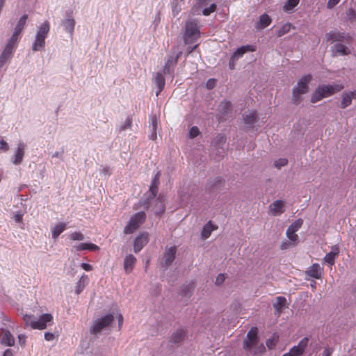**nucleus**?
<instances>
[{
    "instance_id": "nucleus-1",
    "label": "nucleus",
    "mask_w": 356,
    "mask_h": 356,
    "mask_svg": "<svg viewBox=\"0 0 356 356\" xmlns=\"http://www.w3.org/2000/svg\"><path fill=\"white\" fill-rule=\"evenodd\" d=\"M244 350L249 354L261 355L265 352L266 348L262 343H260L257 337V328L252 327L248 331L243 341Z\"/></svg>"
},
{
    "instance_id": "nucleus-2",
    "label": "nucleus",
    "mask_w": 356,
    "mask_h": 356,
    "mask_svg": "<svg viewBox=\"0 0 356 356\" xmlns=\"http://www.w3.org/2000/svg\"><path fill=\"white\" fill-rule=\"evenodd\" d=\"M312 80V76L311 74H307L302 76L298 81L297 85L292 89L291 102L293 104H299L302 100L301 95L309 92V88L308 85Z\"/></svg>"
},
{
    "instance_id": "nucleus-3",
    "label": "nucleus",
    "mask_w": 356,
    "mask_h": 356,
    "mask_svg": "<svg viewBox=\"0 0 356 356\" xmlns=\"http://www.w3.org/2000/svg\"><path fill=\"white\" fill-rule=\"evenodd\" d=\"M343 88L342 84L321 85L317 87L311 97V102L316 103L324 97L332 95Z\"/></svg>"
},
{
    "instance_id": "nucleus-4",
    "label": "nucleus",
    "mask_w": 356,
    "mask_h": 356,
    "mask_svg": "<svg viewBox=\"0 0 356 356\" xmlns=\"http://www.w3.org/2000/svg\"><path fill=\"white\" fill-rule=\"evenodd\" d=\"M200 36V31L195 20L189 19L186 21L183 33V38L185 44L194 43Z\"/></svg>"
},
{
    "instance_id": "nucleus-5",
    "label": "nucleus",
    "mask_w": 356,
    "mask_h": 356,
    "mask_svg": "<svg viewBox=\"0 0 356 356\" xmlns=\"http://www.w3.org/2000/svg\"><path fill=\"white\" fill-rule=\"evenodd\" d=\"M53 316L50 314H42L38 320H35L33 315L24 314L23 320L26 326L33 329L44 330L47 327V323L51 322Z\"/></svg>"
},
{
    "instance_id": "nucleus-6",
    "label": "nucleus",
    "mask_w": 356,
    "mask_h": 356,
    "mask_svg": "<svg viewBox=\"0 0 356 356\" xmlns=\"http://www.w3.org/2000/svg\"><path fill=\"white\" fill-rule=\"evenodd\" d=\"M113 321L114 315L112 314H108L101 316L93 321L90 332L92 334L97 335L103 330L109 328Z\"/></svg>"
},
{
    "instance_id": "nucleus-7",
    "label": "nucleus",
    "mask_w": 356,
    "mask_h": 356,
    "mask_svg": "<svg viewBox=\"0 0 356 356\" xmlns=\"http://www.w3.org/2000/svg\"><path fill=\"white\" fill-rule=\"evenodd\" d=\"M49 29L50 25L47 21H45L38 28L35 40L32 45L33 51H40L44 47L45 38L49 32Z\"/></svg>"
},
{
    "instance_id": "nucleus-8",
    "label": "nucleus",
    "mask_w": 356,
    "mask_h": 356,
    "mask_svg": "<svg viewBox=\"0 0 356 356\" xmlns=\"http://www.w3.org/2000/svg\"><path fill=\"white\" fill-rule=\"evenodd\" d=\"M146 214L143 211H139L134 214L128 224L124 228V234H130L137 230L139 227L145 221Z\"/></svg>"
},
{
    "instance_id": "nucleus-9",
    "label": "nucleus",
    "mask_w": 356,
    "mask_h": 356,
    "mask_svg": "<svg viewBox=\"0 0 356 356\" xmlns=\"http://www.w3.org/2000/svg\"><path fill=\"white\" fill-rule=\"evenodd\" d=\"M226 137L222 134L217 135L213 140L211 145L216 152V159H220L225 153V145Z\"/></svg>"
},
{
    "instance_id": "nucleus-10",
    "label": "nucleus",
    "mask_w": 356,
    "mask_h": 356,
    "mask_svg": "<svg viewBox=\"0 0 356 356\" xmlns=\"http://www.w3.org/2000/svg\"><path fill=\"white\" fill-rule=\"evenodd\" d=\"M176 248L175 246L169 248L163 254L161 259V267L167 269L173 262L176 256Z\"/></svg>"
},
{
    "instance_id": "nucleus-11",
    "label": "nucleus",
    "mask_w": 356,
    "mask_h": 356,
    "mask_svg": "<svg viewBox=\"0 0 356 356\" xmlns=\"http://www.w3.org/2000/svg\"><path fill=\"white\" fill-rule=\"evenodd\" d=\"M224 186L225 180L222 178L218 177L214 179H210L207 182L206 185V190L209 193H214L222 190Z\"/></svg>"
},
{
    "instance_id": "nucleus-12",
    "label": "nucleus",
    "mask_w": 356,
    "mask_h": 356,
    "mask_svg": "<svg viewBox=\"0 0 356 356\" xmlns=\"http://www.w3.org/2000/svg\"><path fill=\"white\" fill-rule=\"evenodd\" d=\"M348 39V37L341 32L337 31H331L325 35V40L327 42H343Z\"/></svg>"
},
{
    "instance_id": "nucleus-13",
    "label": "nucleus",
    "mask_w": 356,
    "mask_h": 356,
    "mask_svg": "<svg viewBox=\"0 0 356 356\" xmlns=\"http://www.w3.org/2000/svg\"><path fill=\"white\" fill-rule=\"evenodd\" d=\"M148 234L143 233L138 236L134 242V251L137 253L148 243Z\"/></svg>"
},
{
    "instance_id": "nucleus-14",
    "label": "nucleus",
    "mask_w": 356,
    "mask_h": 356,
    "mask_svg": "<svg viewBox=\"0 0 356 356\" xmlns=\"http://www.w3.org/2000/svg\"><path fill=\"white\" fill-rule=\"evenodd\" d=\"M331 51L334 56L337 55L346 56L350 54L349 48L341 42L336 43L331 47Z\"/></svg>"
},
{
    "instance_id": "nucleus-15",
    "label": "nucleus",
    "mask_w": 356,
    "mask_h": 356,
    "mask_svg": "<svg viewBox=\"0 0 356 356\" xmlns=\"http://www.w3.org/2000/svg\"><path fill=\"white\" fill-rule=\"evenodd\" d=\"M72 12L66 13L67 18L62 22V25L64 27V29L71 35L73 33L75 26V20L72 17Z\"/></svg>"
},
{
    "instance_id": "nucleus-16",
    "label": "nucleus",
    "mask_w": 356,
    "mask_h": 356,
    "mask_svg": "<svg viewBox=\"0 0 356 356\" xmlns=\"http://www.w3.org/2000/svg\"><path fill=\"white\" fill-rule=\"evenodd\" d=\"M160 177H161V172L158 171L156 173V175H154V177L152 181L151 185L149 186V191L150 193L149 198H151V199L154 198L157 195V193L159 191V185L160 184V181H159Z\"/></svg>"
},
{
    "instance_id": "nucleus-17",
    "label": "nucleus",
    "mask_w": 356,
    "mask_h": 356,
    "mask_svg": "<svg viewBox=\"0 0 356 356\" xmlns=\"http://www.w3.org/2000/svg\"><path fill=\"white\" fill-rule=\"evenodd\" d=\"M356 99V90L342 94V99L340 104L341 108H346L352 104V100Z\"/></svg>"
},
{
    "instance_id": "nucleus-18",
    "label": "nucleus",
    "mask_w": 356,
    "mask_h": 356,
    "mask_svg": "<svg viewBox=\"0 0 356 356\" xmlns=\"http://www.w3.org/2000/svg\"><path fill=\"white\" fill-rule=\"evenodd\" d=\"M1 343L7 346H13L15 344V339L10 332L8 330H1Z\"/></svg>"
},
{
    "instance_id": "nucleus-19",
    "label": "nucleus",
    "mask_w": 356,
    "mask_h": 356,
    "mask_svg": "<svg viewBox=\"0 0 356 356\" xmlns=\"http://www.w3.org/2000/svg\"><path fill=\"white\" fill-rule=\"evenodd\" d=\"M273 216H279L284 212V202L282 200H276L269 206Z\"/></svg>"
},
{
    "instance_id": "nucleus-20",
    "label": "nucleus",
    "mask_w": 356,
    "mask_h": 356,
    "mask_svg": "<svg viewBox=\"0 0 356 356\" xmlns=\"http://www.w3.org/2000/svg\"><path fill=\"white\" fill-rule=\"evenodd\" d=\"M195 289V284L193 282L183 284L179 292V294L182 297L190 298Z\"/></svg>"
},
{
    "instance_id": "nucleus-21",
    "label": "nucleus",
    "mask_w": 356,
    "mask_h": 356,
    "mask_svg": "<svg viewBox=\"0 0 356 356\" xmlns=\"http://www.w3.org/2000/svg\"><path fill=\"white\" fill-rule=\"evenodd\" d=\"M323 268L318 264H314L307 270L306 274L313 278L319 279L321 277Z\"/></svg>"
},
{
    "instance_id": "nucleus-22",
    "label": "nucleus",
    "mask_w": 356,
    "mask_h": 356,
    "mask_svg": "<svg viewBox=\"0 0 356 356\" xmlns=\"http://www.w3.org/2000/svg\"><path fill=\"white\" fill-rule=\"evenodd\" d=\"M286 299L283 296L277 297L273 305L275 309V314L280 316L283 309L286 307Z\"/></svg>"
},
{
    "instance_id": "nucleus-23",
    "label": "nucleus",
    "mask_w": 356,
    "mask_h": 356,
    "mask_svg": "<svg viewBox=\"0 0 356 356\" xmlns=\"http://www.w3.org/2000/svg\"><path fill=\"white\" fill-rule=\"evenodd\" d=\"M218 111L222 115L223 120L232 112V104L229 101H222L218 106Z\"/></svg>"
},
{
    "instance_id": "nucleus-24",
    "label": "nucleus",
    "mask_w": 356,
    "mask_h": 356,
    "mask_svg": "<svg viewBox=\"0 0 356 356\" xmlns=\"http://www.w3.org/2000/svg\"><path fill=\"white\" fill-rule=\"evenodd\" d=\"M243 118L244 123L251 127L257 121V113L252 111L245 112Z\"/></svg>"
},
{
    "instance_id": "nucleus-25",
    "label": "nucleus",
    "mask_w": 356,
    "mask_h": 356,
    "mask_svg": "<svg viewBox=\"0 0 356 356\" xmlns=\"http://www.w3.org/2000/svg\"><path fill=\"white\" fill-rule=\"evenodd\" d=\"M25 147L26 145L24 143H19L17 152L15 155V159L13 161V163L15 165H19L22 162L24 156Z\"/></svg>"
},
{
    "instance_id": "nucleus-26",
    "label": "nucleus",
    "mask_w": 356,
    "mask_h": 356,
    "mask_svg": "<svg viewBox=\"0 0 356 356\" xmlns=\"http://www.w3.org/2000/svg\"><path fill=\"white\" fill-rule=\"evenodd\" d=\"M136 261V259L133 254L126 256L124 260V268L126 273H129L133 270Z\"/></svg>"
},
{
    "instance_id": "nucleus-27",
    "label": "nucleus",
    "mask_w": 356,
    "mask_h": 356,
    "mask_svg": "<svg viewBox=\"0 0 356 356\" xmlns=\"http://www.w3.org/2000/svg\"><path fill=\"white\" fill-rule=\"evenodd\" d=\"M154 83L157 86L156 95L158 96L165 86V78L161 73L157 72L154 76Z\"/></svg>"
},
{
    "instance_id": "nucleus-28",
    "label": "nucleus",
    "mask_w": 356,
    "mask_h": 356,
    "mask_svg": "<svg viewBox=\"0 0 356 356\" xmlns=\"http://www.w3.org/2000/svg\"><path fill=\"white\" fill-rule=\"evenodd\" d=\"M185 337V332L182 329H179L173 332L170 337V342L174 344L179 345Z\"/></svg>"
},
{
    "instance_id": "nucleus-29",
    "label": "nucleus",
    "mask_w": 356,
    "mask_h": 356,
    "mask_svg": "<svg viewBox=\"0 0 356 356\" xmlns=\"http://www.w3.org/2000/svg\"><path fill=\"white\" fill-rule=\"evenodd\" d=\"M181 51H179L175 57L174 56H170L165 66H164V69H163V72L165 74H169L170 72V67H173L174 65H175L177 64V60L179 59V56L181 55Z\"/></svg>"
},
{
    "instance_id": "nucleus-30",
    "label": "nucleus",
    "mask_w": 356,
    "mask_h": 356,
    "mask_svg": "<svg viewBox=\"0 0 356 356\" xmlns=\"http://www.w3.org/2000/svg\"><path fill=\"white\" fill-rule=\"evenodd\" d=\"M271 18L267 14H263L260 16L259 22L257 23L256 28L263 29L267 27L271 23Z\"/></svg>"
},
{
    "instance_id": "nucleus-31",
    "label": "nucleus",
    "mask_w": 356,
    "mask_h": 356,
    "mask_svg": "<svg viewBox=\"0 0 356 356\" xmlns=\"http://www.w3.org/2000/svg\"><path fill=\"white\" fill-rule=\"evenodd\" d=\"M300 0H287L283 6V10L287 13L293 12V9L298 5Z\"/></svg>"
},
{
    "instance_id": "nucleus-32",
    "label": "nucleus",
    "mask_w": 356,
    "mask_h": 356,
    "mask_svg": "<svg viewBox=\"0 0 356 356\" xmlns=\"http://www.w3.org/2000/svg\"><path fill=\"white\" fill-rule=\"evenodd\" d=\"M339 254V250L337 248H333L332 250L327 253L324 257L325 261L328 263L330 265H333L334 264V259L336 256Z\"/></svg>"
},
{
    "instance_id": "nucleus-33",
    "label": "nucleus",
    "mask_w": 356,
    "mask_h": 356,
    "mask_svg": "<svg viewBox=\"0 0 356 356\" xmlns=\"http://www.w3.org/2000/svg\"><path fill=\"white\" fill-rule=\"evenodd\" d=\"M66 224L60 222L57 224L52 229V238L56 239L58 236L65 229Z\"/></svg>"
},
{
    "instance_id": "nucleus-34",
    "label": "nucleus",
    "mask_w": 356,
    "mask_h": 356,
    "mask_svg": "<svg viewBox=\"0 0 356 356\" xmlns=\"http://www.w3.org/2000/svg\"><path fill=\"white\" fill-rule=\"evenodd\" d=\"M163 197L159 195L156 199V204L154 207V213L156 214H160L164 212L165 211V205L163 203Z\"/></svg>"
},
{
    "instance_id": "nucleus-35",
    "label": "nucleus",
    "mask_w": 356,
    "mask_h": 356,
    "mask_svg": "<svg viewBox=\"0 0 356 356\" xmlns=\"http://www.w3.org/2000/svg\"><path fill=\"white\" fill-rule=\"evenodd\" d=\"M13 56V53L4 49L0 55V68H1Z\"/></svg>"
},
{
    "instance_id": "nucleus-36",
    "label": "nucleus",
    "mask_w": 356,
    "mask_h": 356,
    "mask_svg": "<svg viewBox=\"0 0 356 356\" xmlns=\"http://www.w3.org/2000/svg\"><path fill=\"white\" fill-rule=\"evenodd\" d=\"M28 18V15L26 14L24 15L17 22L16 26L15 27L14 32L17 33H21L22 30L24 29L26 19Z\"/></svg>"
},
{
    "instance_id": "nucleus-37",
    "label": "nucleus",
    "mask_w": 356,
    "mask_h": 356,
    "mask_svg": "<svg viewBox=\"0 0 356 356\" xmlns=\"http://www.w3.org/2000/svg\"><path fill=\"white\" fill-rule=\"evenodd\" d=\"M172 14L177 16L181 10V3L179 0H173L171 3Z\"/></svg>"
},
{
    "instance_id": "nucleus-38",
    "label": "nucleus",
    "mask_w": 356,
    "mask_h": 356,
    "mask_svg": "<svg viewBox=\"0 0 356 356\" xmlns=\"http://www.w3.org/2000/svg\"><path fill=\"white\" fill-rule=\"evenodd\" d=\"M244 47H239L232 54L230 60H229V67H232V61H235L238 60L239 58L242 57L243 55L245 54Z\"/></svg>"
},
{
    "instance_id": "nucleus-39",
    "label": "nucleus",
    "mask_w": 356,
    "mask_h": 356,
    "mask_svg": "<svg viewBox=\"0 0 356 356\" xmlns=\"http://www.w3.org/2000/svg\"><path fill=\"white\" fill-rule=\"evenodd\" d=\"M212 230H213L212 225H211V222H209L202 228V233H201L202 238H203L204 239L208 238L210 236Z\"/></svg>"
},
{
    "instance_id": "nucleus-40",
    "label": "nucleus",
    "mask_w": 356,
    "mask_h": 356,
    "mask_svg": "<svg viewBox=\"0 0 356 356\" xmlns=\"http://www.w3.org/2000/svg\"><path fill=\"white\" fill-rule=\"evenodd\" d=\"M286 235L289 241H291V243L297 245L300 242V238L298 234L296 232H292V231L287 230L286 232Z\"/></svg>"
},
{
    "instance_id": "nucleus-41",
    "label": "nucleus",
    "mask_w": 356,
    "mask_h": 356,
    "mask_svg": "<svg viewBox=\"0 0 356 356\" xmlns=\"http://www.w3.org/2000/svg\"><path fill=\"white\" fill-rule=\"evenodd\" d=\"M303 224V220L301 218L298 219L295 222H293L292 224H291L289 227L287 228V230L292 231V232H296L298 231L302 225Z\"/></svg>"
},
{
    "instance_id": "nucleus-42",
    "label": "nucleus",
    "mask_w": 356,
    "mask_h": 356,
    "mask_svg": "<svg viewBox=\"0 0 356 356\" xmlns=\"http://www.w3.org/2000/svg\"><path fill=\"white\" fill-rule=\"evenodd\" d=\"M88 277L86 275H82L80 279L79 280L78 282H77V285H76V293L77 294H79L82 290L83 289V288L85 287V282L87 280Z\"/></svg>"
},
{
    "instance_id": "nucleus-43",
    "label": "nucleus",
    "mask_w": 356,
    "mask_h": 356,
    "mask_svg": "<svg viewBox=\"0 0 356 356\" xmlns=\"http://www.w3.org/2000/svg\"><path fill=\"white\" fill-rule=\"evenodd\" d=\"M291 24L290 23H286L284 24L277 32V36L281 37L287 33H289L291 30Z\"/></svg>"
},
{
    "instance_id": "nucleus-44",
    "label": "nucleus",
    "mask_w": 356,
    "mask_h": 356,
    "mask_svg": "<svg viewBox=\"0 0 356 356\" xmlns=\"http://www.w3.org/2000/svg\"><path fill=\"white\" fill-rule=\"evenodd\" d=\"M279 337L277 335H273L270 339L266 340V346L269 349H273L278 342Z\"/></svg>"
},
{
    "instance_id": "nucleus-45",
    "label": "nucleus",
    "mask_w": 356,
    "mask_h": 356,
    "mask_svg": "<svg viewBox=\"0 0 356 356\" xmlns=\"http://www.w3.org/2000/svg\"><path fill=\"white\" fill-rule=\"evenodd\" d=\"M288 163V160L285 158H280L274 162V166L277 168L280 169L282 167L285 166Z\"/></svg>"
},
{
    "instance_id": "nucleus-46",
    "label": "nucleus",
    "mask_w": 356,
    "mask_h": 356,
    "mask_svg": "<svg viewBox=\"0 0 356 356\" xmlns=\"http://www.w3.org/2000/svg\"><path fill=\"white\" fill-rule=\"evenodd\" d=\"M216 10V4L212 3L210 6L207 8H204L202 10V14L205 16L209 15L211 13H213Z\"/></svg>"
},
{
    "instance_id": "nucleus-47",
    "label": "nucleus",
    "mask_w": 356,
    "mask_h": 356,
    "mask_svg": "<svg viewBox=\"0 0 356 356\" xmlns=\"http://www.w3.org/2000/svg\"><path fill=\"white\" fill-rule=\"evenodd\" d=\"M291 242V241H289V239L283 241L280 243V249H282V250H286V249H290L291 248H293V247L296 246V245H293Z\"/></svg>"
},
{
    "instance_id": "nucleus-48",
    "label": "nucleus",
    "mask_w": 356,
    "mask_h": 356,
    "mask_svg": "<svg viewBox=\"0 0 356 356\" xmlns=\"http://www.w3.org/2000/svg\"><path fill=\"white\" fill-rule=\"evenodd\" d=\"M308 341H309L308 337H304L302 339H301L300 341V342L298 343V346H296L297 347H298V348L300 350H301L302 353H304L305 349L307 346Z\"/></svg>"
},
{
    "instance_id": "nucleus-49",
    "label": "nucleus",
    "mask_w": 356,
    "mask_h": 356,
    "mask_svg": "<svg viewBox=\"0 0 356 356\" xmlns=\"http://www.w3.org/2000/svg\"><path fill=\"white\" fill-rule=\"evenodd\" d=\"M346 16L348 19L350 20L351 22L356 21V13L354 9L349 8L346 11Z\"/></svg>"
},
{
    "instance_id": "nucleus-50",
    "label": "nucleus",
    "mask_w": 356,
    "mask_h": 356,
    "mask_svg": "<svg viewBox=\"0 0 356 356\" xmlns=\"http://www.w3.org/2000/svg\"><path fill=\"white\" fill-rule=\"evenodd\" d=\"M70 238L73 241H83L85 237L82 233L75 232L70 235Z\"/></svg>"
},
{
    "instance_id": "nucleus-51",
    "label": "nucleus",
    "mask_w": 356,
    "mask_h": 356,
    "mask_svg": "<svg viewBox=\"0 0 356 356\" xmlns=\"http://www.w3.org/2000/svg\"><path fill=\"white\" fill-rule=\"evenodd\" d=\"M17 44H16L15 42L8 40L6 47H5V49L12 52V53H14L15 51V48L17 47Z\"/></svg>"
},
{
    "instance_id": "nucleus-52",
    "label": "nucleus",
    "mask_w": 356,
    "mask_h": 356,
    "mask_svg": "<svg viewBox=\"0 0 356 356\" xmlns=\"http://www.w3.org/2000/svg\"><path fill=\"white\" fill-rule=\"evenodd\" d=\"M200 134L199 129L197 127H192L191 129L189 130V138H195L197 137Z\"/></svg>"
},
{
    "instance_id": "nucleus-53",
    "label": "nucleus",
    "mask_w": 356,
    "mask_h": 356,
    "mask_svg": "<svg viewBox=\"0 0 356 356\" xmlns=\"http://www.w3.org/2000/svg\"><path fill=\"white\" fill-rule=\"evenodd\" d=\"M87 243H79V245H74L72 250L74 251H82L86 250Z\"/></svg>"
},
{
    "instance_id": "nucleus-54",
    "label": "nucleus",
    "mask_w": 356,
    "mask_h": 356,
    "mask_svg": "<svg viewBox=\"0 0 356 356\" xmlns=\"http://www.w3.org/2000/svg\"><path fill=\"white\" fill-rule=\"evenodd\" d=\"M290 354H292L293 356H299V355H301L302 354V352L301 351V350H300L298 348V347H297L296 346H293L291 350H290Z\"/></svg>"
},
{
    "instance_id": "nucleus-55",
    "label": "nucleus",
    "mask_w": 356,
    "mask_h": 356,
    "mask_svg": "<svg viewBox=\"0 0 356 356\" xmlns=\"http://www.w3.org/2000/svg\"><path fill=\"white\" fill-rule=\"evenodd\" d=\"M225 276L224 274H219L216 279L215 284L218 286H220L225 282Z\"/></svg>"
},
{
    "instance_id": "nucleus-56",
    "label": "nucleus",
    "mask_w": 356,
    "mask_h": 356,
    "mask_svg": "<svg viewBox=\"0 0 356 356\" xmlns=\"http://www.w3.org/2000/svg\"><path fill=\"white\" fill-rule=\"evenodd\" d=\"M8 149H9V145L7 143V142H6L3 140H1L0 141V151L5 152H7Z\"/></svg>"
},
{
    "instance_id": "nucleus-57",
    "label": "nucleus",
    "mask_w": 356,
    "mask_h": 356,
    "mask_svg": "<svg viewBox=\"0 0 356 356\" xmlns=\"http://www.w3.org/2000/svg\"><path fill=\"white\" fill-rule=\"evenodd\" d=\"M150 128L152 131H155L157 129V119L156 116H153L151 118Z\"/></svg>"
},
{
    "instance_id": "nucleus-58",
    "label": "nucleus",
    "mask_w": 356,
    "mask_h": 356,
    "mask_svg": "<svg viewBox=\"0 0 356 356\" xmlns=\"http://www.w3.org/2000/svg\"><path fill=\"white\" fill-rule=\"evenodd\" d=\"M131 126V120L129 118H128L124 122V124L121 127V130H126L127 129H130Z\"/></svg>"
},
{
    "instance_id": "nucleus-59",
    "label": "nucleus",
    "mask_w": 356,
    "mask_h": 356,
    "mask_svg": "<svg viewBox=\"0 0 356 356\" xmlns=\"http://www.w3.org/2000/svg\"><path fill=\"white\" fill-rule=\"evenodd\" d=\"M340 0H328V2L327 3V8L329 9L333 8L339 2Z\"/></svg>"
},
{
    "instance_id": "nucleus-60",
    "label": "nucleus",
    "mask_w": 356,
    "mask_h": 356,
    "mask_svg": "<svg viewBox=\"0 0 356 356\" xmlns=\"http://www.w3.org/2000/svg\"><path fill=\"white\" fill-rule=\"evenodd\" d=\"M19 35V33L13 31V33L9 40L17 44L20 38Z\"/></svg>"
},
{
    "instance_id": "nucleus-61",
    "label": "nucleus",
    "mask_w": 356,
    "mask_h": 356,
    "mask_svg": "<svg viewBox=\"0 0 356 356\" xmlns=\"http://www.w3.org/2000/svg\"><path fill=\"white\" fill-rule=\"evenodd\" d=\"M334 351V349L332 348L327 347L324 349L322 356H331Z\"/></svg>"
},
{
    "instance_id": "nucleus-62",
    "label": "nucleus",
    "mask_w": 356,
    "mask_h": 356,
    "mask_svg": "<svg viewBox=\"0 0 356 356\" xmlns=\"http://www.w3.org/2000/svg\"><path fill=\"white\" fill-rule=\"evenodd\" d=\"M216 84V80L214 79H210L207 81L206 86L208 89H212L214 88Z\"/></svg>"
},
{
    "instance_id": "nucleus-63",
    "label": "nucleus",
    "mask_w": 356,
    "mask_h": 356,
    "mask_svg": "<svg viewBox=\"0 0 356 356\" xmlns=\"http://www.w3.org/2000/svg\"><path fill=\"white\" fill-rule=\"evenodd\" d=\"M86 250H91V251H97L99 250V246H97L95 244L87 243Z\"/></svg>"
},
{
    "instance_id": "nucleus-64",
    "label": "nucleus",
    "mask_w": 356,
    "mask_h": 356,
    "mask_svg": "<svg viewBox=\"0 0 356 356\" xmlns=\"http://www.w3.org/2000/svg\"><path fill=\"white\" fill-rule=\"evenodd\" d=\"M18 339H19V344L22 346H24L25 345V341H26V336L24 335V334H19L18 336Z\"/></svg>"
}]
</instances>
